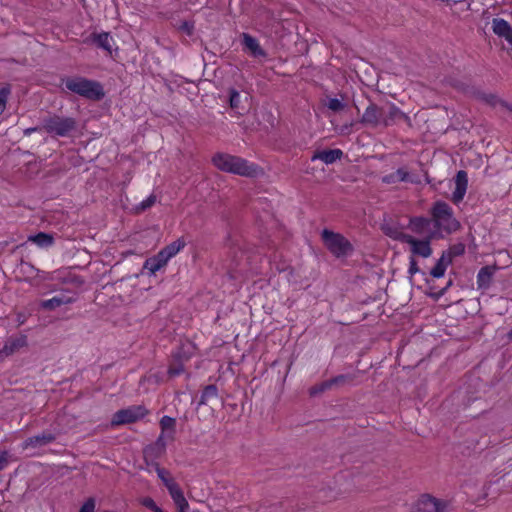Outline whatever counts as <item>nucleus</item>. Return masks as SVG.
Listing matches in <instances>:
<instances>
[{
  "label": "nucleus",
  "instance_id": "obj_1",
  "mask_svg": "<svg viewBox=\"0 0 512 512\" xmlns=\"http://www.w3.org/2000/svg\"><path fill=\"white\" fill-rule=\"evenodd\" d=\"M213 165L226 173L243 177L256 178L263 174V170L255 163L228 153L218 152L212 157Z\"/></svg>",
  "mask_w": 512,
  "mask_h": 512
},
{
  "label": "nucleus",
  "instance_id": "obj_2",
  "mask_svg": "<svg viewBox=\"0 0 512 512\" xmlns=\"http://www.w3.org/2000/svg\"><path fill=\"white\" fill-rule=\"evenodd\" d=\"M62 90H68L87 100L98 102L105 97L103 85L96 80L82 76H68L61 78Z\"/></svg>",
  "mask_w": 512,
  "mask_h": 512
},
{
  "label": "nucleus",
  "instance_id": "obj_3",
  "mask_svg": "<svg viewBox=\"0 0 512 512\" xmlns=\"http://www.w3.org/2000/svg\"><path fill=\"white\" fill-rule=\"evenodd\" d=\"M42 128L53 138H70L79 132V122L74 117L53 113L42 119Z\"/></svg>",
  "mask_w": 512,
  "mask_h": 512
},
{
  "label": "nucleus",
  "instance_id": "obj_4",
  "mask_svg": "<svg viewBox=\"0 0 512 512\" xmlns=\"http://www.w3.org/2000/svg\"><path fill=\"white\" fill-rule=\"evenodd\" d=\"M433 231H438L439 238L443 232L452 234L460 229V222L454 217L452 207L444 201H436L431 208Z\"/></svg>",
  "mask_w": 512,
  "mask_h": 512
},
{
  "label": "nucleus",
  "instance_id": "obj_5",
  "mask_svg": "<svg viewBox=\"0 0 512 512\" xmlns=\"http://www.w3.org/2000/svg\"><path fill=\"white\" fill-rule=\"evenodd\" d=\"M321 239L324 246L336 258L347 257L354 251L352 243L345 236L332 230L324 229Z\"/></svg>",
  "mask_w": 512,
  "mask_h": 512
},
{
  "label": "nucleus",
  "instance_id": "obj_6",
  "mask_svg": "<svg viewBox=\"0 0 512 512\" xmlns=\"http://www.w3.org/2000/svg\"><path fill=\"white\" fill-rule=\"evenodd\" d=\"M148 414V410L143 405H133L124 409H120L114 413L111 425L119 426L124 424L135 423Z\"/></svg>",
  "mask_w": 512,
  "mask_h": 512
},
{
  "label": "nucleus",
  "instance_id": "obj_7",
  "mask_svg": "<svg viewBox=\"0 0 512 512\" xmlns=\"http://www.w3.org/2000/svg\"><path fill=\"white\" fill-rule=\"evenodd\" d=\"M433 239H439L438 231L429 232L426 237L422 240L416 239L415 237L409 235L407 239H405V243L411 246V252L414 255L421 256L423 258H428L432 254L431 241Z\"/></svg>",
  "mask_w": 512,
  "mask_h": 512
},
{
  "label": "nucleus",
  "instance_id": "obj_8",
  "mask_svg": "<svg viewBox=\"0 0 512 512\" xmlns=\"http://www.w3.org/2000/svg\"><path fill=\"white\" fill-rule=\"evenodd\" d=\"M167 443L163 433L159 435L155 442L147 445L143 449V457L148 466H160L157 460L166 453Z\"/></svg>",
  "mask_w": 512,
  "mask_h": 512
},
{
  "label": "nucleus",
  "instance_id": "obj_9",
  "mask_svg": "<svg viewBox=\"0 0 512 512\" xmlns=\"http://www.w3.org/2000/svg\"><path fill=\"white\" fill-rule=\"evenodd\" d=\"M383 115V107H380L374 102L369 101V104L366 107L360 122L370 127L382 126Z\"/></svg>",
  "mask_w": 512,
  "mask_h": 512
},
{
  "label": "nucleus",
  "instance_id": "obj_10",
  "mask_svg": "<svg viewBox=\"0 0 512 512\" xmlns=\"http://www.w3.org/2000/svg\"><path fill=\"white\" fill-rule=\"evenodd\" d=\"M27 345L28 341L26 335L9 337L0 350V360H4L5 358L17 353L21 348H24Z\"/></svg>",
  "mask_w": 512,
  "mask_h": 512
},
{
  "label": "nucleus",
  "instance_id": "obj_11",
  "mask_svg": "<svg viewBox=\"0 0 512 512\" xmlns=\"http://www.w3.org/2000/svg\"><path fill=\"white\" fill-rule=\"evenodd\" d=\"M56 440V435L51 431H43L39 435L28 437L22 444L24 449L32 448H40L46 446L48 444L53 443Z\"/></svg>",
  "mask_w": 512,
  "mask_h": 512
},
{
  "label": "nucleus",
  "instance_id": "obj_12",
  "mask_svg": "<svg viewBox=\"0 0 512 512\" xmlns=\"http://www.w3.org/2000/svg\"><path fill=\"white\" fill-rule=\"evenodd\" d=\"M383 112L382 126L384 127L392 126L400 120L407 122L410 121L409 117L394 104H389L388 106L383 107Z\"/></svg>",
  "mask_w": 512,
  "mask_h": 512
},
{
  "label": "nucleus",
  "instance_id": "obj_13",
  "mask_svg": "<svg viewBox=\"0 0 512 512\" xmlns=\"http://www.w3.org/2000/svg\"><path fill=\"white\" fill-rule=\"evenodd\" d=\"M432 225V218L416 216L410 218L408 228L411 229L412 232L421 235L424 238L429 234V232L433 231V228H431Z\"/></svg>",
  "mask_w": 512,
  "mask_h": 512
},
{
  "label": "nucleus",
  "instance_id": "obj_14",
  "mask_svg": "<svg viewBox=\"0 0 512 512\" xmlns=\"http://www.w3.org/2000/svg\"><path fill=\"white\" fill-rule=\"evenodd\" d=\"M241 38H242L241 43L243 45V49L245 51H249L253 57H255V58L263 57L264 58L267 56V53L260 46L258 40L255 37L251 36L248 33H242Z\"/></svg>",
  "mask_w": 512,
  "mask_h": 512
},
{
  "label": "nucleus",
  "instance_id": "obj_15",
  "mask_svg": "<svg viewBox=\"0 0 512 512\" xmlns=\"http://www.w3.org/2000/svg\"><path fill=\"white\" fill-rule=\"evenodd\" d=\"M468 184L467 173L463 170L457 172L455 176V190L452 194V201L454 203H459L463 200Z\"/></svg>",
  "mask_w": 512,
  "mask_h": 512
},
{
  "label": "nucleus",
  "instance_id": "obj_16",
  "mask_svg": "<svg viewBox=\"0 0 512 512\" xmlns=\"http://www.w3.org/2000/svg\"><path fill=\"white\" fill-rule=\"evenodd\" d=\"M419 510L423 512H443L445 504L435 497L424 495L418 502Z\"/></svg>",
  "mask_w": 512,
  "mask_h": 512
},
{
  "label": "nucleus",
  "instance_id": "obj_17",
  "mask_svg": "<svg viewBox=\"0 0 512 512\" xmlns=\"http://www.w3.org/2000/svg\"><path fill=\"white\" fill-rule=\"evenodd\" d=\"M74 301H75V299L72 296H69L66 294H60V295L54 296L51 299L41 301L40 307L44 310L52 311L62 305L73 303Z\"/></svg>",
  "mask_w": 512,
  "mask_h": 512
},
{
  "label": "nucleus",
  "instance_id": "obj_18",
  "mask_svg": "<svg viewBox=\"0 0 512 512\" xmlns=\"http://www.w3.org/2000/svg\"><path fill=\"white\" fill-rule=\"evenodd\" d=\"M343 156V152L340 149H328L322 151H316L311 157L312 161L321 160L326 164H332L337 160H340Z\"/></svg>",
  "mask_w": 512,
  "mask_h": 512
},
{
  "label": "nucleus",
  "instance_id": "obj_19",
  "mask_svg": "<svg viewBox=\"0 0 512 512\" xmlns=\"http://www.w3.org/2000/svg\"><path fill=\"white\" fill-rule=\"evenodd\" d=\"M496 268L494 266H484L477 274V286L479 289H488L492 283Z\"/></svg>",
  "mask_w": 512,
  "mask_h": 512
},
{
  "label": "nucleus",
  "instance_id": "obj_20",
  "mask_svg": "<svg viewBox=\"0 0 512 512\" xmlns=\"http://www.w3.org/2000/svg\"><path fill=\"white\" fill-rule=\"evenodd\" d=\"M90 40L92 44L111 54L113 38L108 32L92 33L90 36Z\"/></svg>",
  "mask_w": 512,
  "mask_h": 512
},
{
  "label": "nucleus",
  "instance_id": "obj_21",
  "mask_svg": "<svg viewBox=\"0 0 512 512\" xmlns=\"http://www.w3.org/2000/svg\"><path fill=\"white\" fill-rule=\"evenodd\" d=\"M168 261L161 257L159 253L156 255L149 257L145 260L143 264V270H148L149 275H154L157 271L161 270L163 267L167 265Z\"/></svg>",
  "mask_w": 512,
  "mask_h": 512
},
{
  "label": "nucleus",
  "instance_id": "obj_22",
  "mask_svg": "<svg viewBox=\"0 0 512 512\" xmlns=\"http://www.w3.org/2000/svg\"><path fill=\"white\" fill-rule=\"evenodd\" d=\"M186 243L183 239L179 238L169 245L162 248L158 253L166 259V261H169L172 257H174L181 249L185 247Z\"/></svg>",
  "mask_w": 512,
  "mask_h": 512
},
{
  "label": "nucleus",
  "instance_id": "obj_23",
  "mask_svg": "<svg viewBox=\"0 0 512 512\" xmlns=\"http://www.w3.org/2000/svg\"><path fill=\"white\" fill-rule=\"evenodd\" d=\"M452 262H451V259L448 257H446L443 253L441 255V257L437 260L435 266L431 269L430 271V275L434 278H441L444 276L445 274V271H446V268L448 267V265H450Z\"/></svg>",
  "mask_w": 512,
  "mask_h": 512
},
{
  "label": "nucleus",
  "instance_id": "obj_24",
  "mask_svg": "<svg viewBox=\"0 0 512 512\" xmlns=\"http://www.w3.org/2000/svg\"><path fill=\"white\" fill-rule=\"evenodd\" d=\"M409 179V173L404 168H399L395 172L385 175L382 181L386 184H396L406 182Z\"/></svg>",
  "mask_w": 512,
  "mask_h": 512
},
{
  "label": "nucleus",
  "instance_id": "obj_25",
  "mask_svg": "<svg viewBox=\"0 0 512 512\" xmlns=\"http://www.w3.org/2000/svg\"><path fill=\"white\" fill-rule=\"evenodd\" d=\"M218 398V388L215 384H210L202 390L198 406L208 405L213 399Z\"/></svg>",
  "mask_w": 512,
  "mask_h": 512
},
{
  "label": "nucleus",
  "instance_id": "obj_26",
  "mask_svg": "<svg viewBox=\"0 0 512 512\" xmlns=\"http://www.w3.org/2000/svg\"><path fill=\"white\" fill-rule=\"evenodd\" d=\"M176 419L170 416H163L160 420V427L165 437V432L168 431L167 437L170 439L174 438L175 434Z\"/></svg>",
  "mask_w": 512,
  "mask_h": 512
},
{
  "label": "nucleus",
  "instance_id": "obj_27",
  "mask_svg": "<svg viewBox=\"0 0 512 512\" xmlns=\"http://www.w3.org/2000/svg\"><path fill=\"white\" fill-rule=\"evenodd\" d=\"M29 241L37 244L39 247L46 248L54 243V238L51 234L39 232L36 235L30 236Z\"/></svg>",
  "mask_w": 512,
  "mask_h": 512
},
{
  "label": "nucleus",
  "instance_id": "obj_28",
  "mask_svg": "<svg viewBox=\"0 0 512 512\" xmlns=\"http://www.w3.org/2000/svg\"><path fill=\"white\" fill-rule=\"evenodd\" d=\"M382 231L385 235L402 243H405V239L409 236V234L401 232L397 227L388 224L382 226Z\"/></svg>",
  "mask_w": 512,
  "mask_h": 512
},
{
  "label": "nucleus",
  "instance_id": "obj_29",
  "mask_svg": "<svg viewBox=\"0 0 512 512\" xmlns=\"http://www.w3.org/2000/svg\"><path fill=\"white\" fill-rule=\"evenodd\" d=\"M492 30L497 36H501L506 32H511L512 26L502 18H494L492 20Z\"/></svg>",
  "mask_w": 512,
  "mask_h": 512
},
{
  "label": "nucleus",
  "instance_id": "obj_30",
  "mask_svg": "<svg viewBox=\"0 0 512 512\" xmlns=\"http://www.w3.org/2000/svg\"><path fill=\"white\" fill-rule=\"evenodd\" d=\"M176 29L189 37L193 36L195 31V22L193 20H183L175 23Z\"/></svg>",
  "mask_w": 512,
  "mask_h": 512
},
{
  "label": "nucleus",
  "instance_id": "obj_31",
  "mask_svg": "<svg viewBox=\"0 0 512 512\" xmlns=\"http://www.w3.org/2000/svg\"><path fill=\"white\" fill-rule=\"evenodd\" d=\"M482 99L489 105L495 107L497 105H501L503 108L512 111V106L505 102L504 100L499 99L494 94H483Z\"/></svg>",
  "mask_w": 512,
  "mask_h": 512
},
{
  "label": "nucleus",
  "instance_id": "obj_32",
  "mask_svg": "<svg viewBox=\"0 0 512 512\" xmlns=\"http://www.w3.org/2000/svg\"><path fill=\"white\" fill-rule=\"evenodd\" d=\"M331 383L328 380H325L319 384H316L314 386H312L310 389H309V394L310 396L314 397V396H317V395H320L321 393H323L324 391L326 390H329L331 389Z\"/></svg>",
  "mask_w": 512,
  "mask_h": 512
},
{
  "label": "nucleus",
  "instance_id": "obj_33",
  "mask_svg": "<svg viewBox=\"0 0 512 512\" xmlns=\"http://www.w3.org/2000/svg\"><path fill=\"white\" fill-rule=\"evenodd\" d=\"M465 252V245L462 243L455 244L451 246L447 251H444L443 254L453 260L454 257L460 256Z\"/></svg>",
  "mask_w": 512,
  "mask_h": 512
},
{
  "label": "nucleus",
  "instance_id": "obj_34",
  "mask_svg": "<svg viewBox=\"0 0 512 512\" xmlns=\"http://www.w3.org/2000/svg\"><path fill=\"white\" fill-rule=\"evenodd\" d=\"M154 468L157 472L158 477L161 479L166 488H168L170 483H175V480L172 477H170V473L168 470L160 466Z\"/></svg>",
  "mask_w": 512,
  "mask_h": 512
},
{
  "label": "nucleus",
  "instance_id": "obj_35",
  "mask_svg": "<svg viewBox=\"0 0 512 512\" xmlns=\"http://www.w3.org/2000/svg\"><path fill=\"white\" fill-rule=\"evenodd\" d=\"M354 380V375L350 374H341L338 376H335L331 379H329L331 383V387L338 386V385H344L346 383H350Z\"/></svg>",
  "mask_w": 512,
  "mask_h": 512
},
{
  "label": "nucleus",
  "instance_id": "obj_36",
  "mask_svg": "<svg viewBox=\"0 0 512 512\" xmlns=\"http://www.w3.org/2000/svg\"><path fill=\"white\" fill-rule=\"evenodd\" d=\"M156 202V196L154 194H151L147 199L143 200L141 203H139L135 210L136 212H144L145 210L151 208Z\"/></svg>",
  "mask_w": 512,
  "mask_h": 512
},
{
  "label": "nucleus",
  "instance_id": "obj_37",
  "mask_svg": "<svg viewBox=\"0 0 512 512\" xmlns=\"http://www.w3.org/2000/svg\"><path fill=\"white\" fill-rule=\"evenodd\" d=\"M326 106L333 112H339L345 107L344 103L337 98H329Z\"/></svg>",
  "mask_w": 512,
  "mask_h": 512
},
{
  "label": "nucleus",
  "instance_id": "obj_38",
  "mask_svg": "<svg viewBox=\"0 0 512 512\" xmlns=\"http://www.w3.org/2000/svg\"><path fill=\"white\" fill-rule=\"evenodd\" d=\"M171 498L173 500L183 496V491L181 490L180 486L178 485V483H170V485L168 486L167 488Z\"/></svg>",
  "mask_w": 512,
  "mask_h": 512
},
{
  "label": "nucleus",
  "instance_id": "obj_39",
  "mask_svg": "<svg viewBox=\"0 0 512 512\" xmlns=\"http://www.w3.org/2000/svg\"><path fill=\"white\" fill-rule=\"evenodd\" d=\"M452 285V280H449L447 285L439 290H435L434 287L430 286V292L428 295L434 299H439L441 296L445 294L447 289Z\"/></svg>",
  "mask_w": 512,
  "mask_h": 512
},
{
  "label": "nucleus",
  "instance_id": "obj_40",
  "mask_svg": "<svg viewBox=\"0 0 512 512\" xmlns=\"http://www.w3.org/2000/svg\"><path fill=\"white\" fill-rule=\"evenodd\" d=\"M229 104L232 109H237L240 104V94L237 90L231 89L229 95Z\"/></svg>",
  "mask_w": 512,
  "mask_h": 512
},
{
  "label": "nucleus",
  "instance_id": "obj_41",
  "mask_svg": "<svg viewBox=\"0 0 512 512\" xmlns=\"http://www.w3.org/2000/svg\"><path fill=\"white\" fill-rule=\"evenodd\" d=\"M173 502L176 505L178 512H189V503L184 495L173 500Z\"/></svg>",
  "mask_w": 512,
  "mask_h": 512
},
{
  "label": "nucleus",
  "instance_id": "obj_42",
  "mask_svg": "<svg viewBox=\"0 0 512 512\" xmlns=\"http://www.w3.org/2000/svg\"><path fill=\"white\" fill-rule=\"evenodd\" d=\"M96 507V501L93 497H89L84 504L81 506L79 512H94Z\"/></svg>",
  "mask_w": 512,
  "mask_h": 512
},
{
  "label": "nucleus",
  "instance_id": "obj_43",
  "mask_svg": "<svg viewBox=\"0 0 512 512\" xmlns=\"http://www.w3.org/2000/svg\"><path fill=\"white\" fill-rule=\"evenodd\" d=\"M184 372V366L182 363H177L174 365H171L168 369V375L170 377H176L179 376Z\"/></svg>",
  "mask_w": 512,
  "mask_h": 512
},
{
  "label": "nucleus",
  "instance_id": "obj_44",
  "mask_svg": "<svg viewBox=\"0 0 512 512\" xmlns=\"http://www.w3.org/2000/svg\"><path fill=\"white\" fill-rule=\"evenodd\" d=\"M142 505L145 506L146 508L154 511V512H157L158 509L160 508L159 506H157V504L155 503V501L150 498V497H145L142 499L141 501Z\"/></svg>",
  "mask_w": 512,
  "mask_h": 512
},
{
  "label": "nucleus",
  "instance_id": "obj_45",
  "mask_svg": "<svg viewBox=\"0 0 512 512\" xmlns=\"http://www.w3.org/2000/svg\"><path fill=\"white\" fill-rule=\"evenodd\" d=\"M419 271H420V269L418 267L417 261L415 260V258L411 257L410 258V264H409L408 273L411 276H413L414 274L418 273Z\"/></svg>",
  "mask_w": 512,
  "mask_h": 512
},
{
  "label": "nucleus",
  "instance_id": "obj_46",
  "mask_svg": "<svg viewBox=\"0 0 512 512\" xmlns=\"http://www.w3.org/2000/svg\"><path fill=\"white\" fill-rule=\"evenodd\" d=\"M9 453L7 451H2L0 453V471L7 466L9 460Z\"/></svg>",
  "mask_w": 512,
  "mask_h": 512
},
{
  "label": "nucleus",
  "instance_id": "obj_47",
  "mask_svg": "<svg viewBox=\"0 0 512 512\" xmlns=\"http://www.w3.org/2000/svg\"><path fill=\"white\" fill-rule=\"evenodd\" d=\"M41 130H43L42 125L41 126H36V127H30V128L24 129L23 130V134L25 136H30L32 133L38 132V131H41Z\"/></svg>",
  "mask_w": 512,
  "mask_h": 512
},
{
  "label": "nucleus",
  "instance_id": "obj_48",
  "mask_svg": "<svg viewBox=\"0 0 512 512\" xmlns=\"http://www.w3.org/2000/svg\"><path fill=\"white\" fill-rule=\"evenodd\" d=\"M9 94H10L9 87H3L0 89V98L5 99V101H7Z\"/></svg>",
  "mask_w": 512,
  "mask_h": 512
},
{
  "label": "nucleus",
  "instance_id": "obj_49",
  "mask_svg": "<svg viewBox=\"0 0 512 512\" xmlns=\"http://www.w3.org/2000/svg\"><path fill=\"white\" fill-rule=\"evenodd\" d=\"M510 34H512V29H511V32H506V33H504L503 35H501L500 37H502V38H505V39H506V38H509Z\"/></svg>",
  "mask_w": 512,
  "mask_h": 512
},
{
  "label": "nucleus",
  "instance_id": "obj_50",
  "mask_svg": "<svg viewBox=\"0 0 512 512\" xmlns=\"http://www.w3.org/2000/svg\"><path fill=\"white\" fill-rule=\"evenodd\" d=\"M508 42L509 47L512 45V33L510 34L509 38L505 39Z\"/></svg>",
  "mask_w": 512,
  "mask_h": 512
},
{
  "label": "nucleus",
  "instance_id": "obj_51",
  "mask_svg": "<svg viewBox=\"0 0 512 512\" xmlns=\"http://www.w3.org/2000/svg\"><path fill=\"white\" fill-rule=\"evenodd\" d=\"M508 42L509 47L512 45V33L510 34L509 38L505 39Z\"/></svg>",
  "mask_w": 512,
  "mask_h": 512
},
{
  "label": "nucleus",
  "instance_id": "obj_52",
  "mask_svg": "<svg viewBox=\"0 0 512 512\" xmlns=\"http://www.w3.org/2000/svg\"><path fill=\"white\" fill-rule=\"evenodd\" d=\"M5 107L6 106L0 104V115L4 112Z\"/></svg>",
  "mask_w": 512,
  "mask_h": 512
},
{
  "label": "nucleus",
  "instance_id": "obj_53",
  "mask_svg": "<svg viewBox=\"0 0 512 512\" xmlns=\"http://www.w3.org/2000/svg\"><path fill=\"white\" fill-rule=\"evenodd\" d=\"M6 102H7V101H5V99L0 98V104H1V105L6 106Z\"/></svg>",
  "mask_w": 512,
  "mask_h": 512
},
{
  "label": "nucleus",
  "instance_id": "obj_54",
  "mask_svg": "<svg viewBox=\"0 0 512 512\" xmlns=\"http://www.w3.org/2000/svg\"><path fill=\"white\" fill-rule=\"evenodd\" d=\"M507 337L512 340V329L507 333Z\"/></svg>",
  "mask_w": 512,
  "mask_h": 512
},
{
  "label": "nucleus",
  "instance_id": "obj_55",
  "mask_svg": "<svg viewBox=\"0 0 512 512\" xmlns=\"http://www.w3.org/2000/svg\"><path fill=\"white\" fill-rule=\"evenodd\" d=\"M508 52L512 56V45L508 48Z\"/></svg>",
  "mask_w": 512,
  "mask_h": 512
},
{
  "label": "nucleus",
  "instance_id": "obj_56",
  "mask_svg": "<svg viewBox=\"0 0 512 512\" xmlns=\"http://www.w3.org/2000/svg\"><path fill=\"white\" fill-rule=\"evenodd\" d=\"M157 512H165L163 509L159 508Z\"/></svg>",
  "mask_w": 512,
  "mask_h": 512
}]
</instances>
